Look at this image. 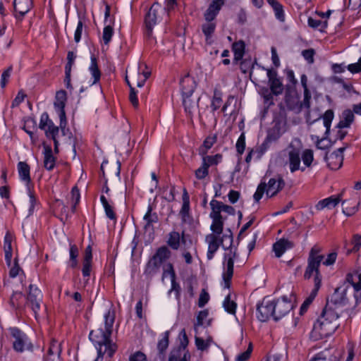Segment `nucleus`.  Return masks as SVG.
<instances>
[{"label": "nucleus", "instance_id": "4c0bfd02", "mask_svg": "<svg viewBox=\"0 0 361 361\" xmlns=\"http://www.w3.org/2000/svg\"><path fill=\"white\" fill-rule=\"evenodd\" d=\"M219 202L216 200H212L210 202V207L212 212L209 216L212 219H222L223 216L221 214V210L219 208Z\"/></svg>", "mask_w": 361, "mask_h": 361}, {"label": "nucleus", "instance_id": "69168bd1", "mask_svg": "<svg viewBox=\"0 0 361 361\" xmlns=\"http://www.w3.org/2000/svg\"><path fill=\"white\" fill-rule=\"evenodd\" d=\"M252 350V345L250 344L248 348L243 353H240L235 358L236 361H246L247 360L251 355Z\"/></svg>", "mask_w": 361, "mask_h": 361}, {"label": "nucleus", "instance_id": "5fc2aeb1", "mask_svg": "<svg viewBox=\"0 0 361 361\" xmlns=\"http://www.w3.org/2000/svg\"><path fill=\"white\" fill-rule=\"evenodd\" d=\"M308 25L309 26L314 27V28H318L320 27L321 29L326 28L327 27V21H322L320 20L314 19L312 18H308Z\"/></svg>", "mask_w": 361, "mask_h": 361}, {"label": "nucleus", "instance_id": "473e14b6", "mask_svg": "<svg viewBox=\"0 0 361 361\" xmlns=\"http://www.w3.org/2000/svg\"><path fill=\"white\" fill-rule=\"evenodd\" d=\"M216 28V23L213 21H207L202 25V30L205 35L206 42L209 44L212 43V36Z\"/></svg>", "mask_w": 361, "mask_h": 361}, {"label": "nucleus", "instance_id": "3c124183", "mask_svg": "<svg viewBox=\"0 0 361 361\" xmlns=\"http://www.w3.org/2000/svg\"><path fill=\"white\" fill-rule=\"evenodd\" d=\"M208 169L209 166L202 161V166L195 171L196 178L200 180L204 178L209 173Z\"/></svg>", "mask_w": 361, "mask_h": 361}, {"label": "nucleus", "instance_id": "864d4df0", "mask_svg": "<svg viewBox=\"0 0 361 361\" xmlns=\"http://www.w3.org/2000/svg\"><path fill=\"white\" fill-rule=\"evenodd\" d=\"M114 33L113 27L111 25L104 27L102 35V39L105 44H108L111 41Z\"/></svg>", "mask_w": 361, "mask_h": 361}, {"label": "nucleus", "instance_id": "7c9ffc66", "mask_svg": "<svg viewBox=\"0 0 361 361\" xmlns=\"http://www.w3.org/2000/svg\"><path fill=\"white\" fill-rule=\"evenodd\" d=\"M13 237L11 233H7L4 237V249L5 252V259L8 266L11 265L12 258V245Z\"/></svg>", "mask_w": 361, "mask_h": 361}, {"label": "nucleus", "instance_id": "f8f14e48", "mask_svg": "<svg viewBox=\"0 0 361 361\" xmlns=\"http://www.w3.org/2000/svg\"><path fill=\"white\" fill-rule=\"evenodd\" d=\"M345 281L354 291L355 306L361 301V270L357 269L346 275Z\"/></svg>", "mask_w": 361, "mask_h": 361}, {"label": "nucleus", "instance_id": "aec40b11", "mask_svg": "<svg viewBox=\"0 0 361 361\" xmlns=\"http://www.w3.org/2000/svg\"><path fill=\"white\" fill-rule=\"evenodd\" d=\"M285 102L290 110L300 111L299 97L293 90L287 89L285 95Z\"/></svg>", "mask_w": 361, "mask_h": 361}, {"label": "nucleus", "instance_id": "4468645a", "mask_svg": "<svg viewBox=\"0 0 361 361\" xmlns=\"http://www.w3.org/2000/svg\"><path fill=\"white\" fill-rule=\"evenodd\" d=\"M286 151L288 154L286 164H288L290 171L294 173L300 169V149L296 148L293 144H290Z\"/></svg>", "mask_w": 361, "mask_h": 361}, {"label": "nucleus", "instance_id": "bf43d9fd", "mask_svg": "<svg viewBox=\"0 0 361 361\" xmlns=\"http://www.w3.org/2000/svg\"><path fill=\"white\" fill-rule=\"evenodd\" d=\"M272 8L274 11L276 18L280 21H284V12L282 5L280 3H278Z\"/></svg>", "mask_w": 361, "mask_h": 361}, {"label": "nucleus", "instance_id": "7ed1b4c3", "mask_svg": "<svg viewBox=\"0 0 361 361\" xmlns=\"http://www.w3.org/2000/svg\"><path fill=\"white\" fill-rule=\"evenodd\" d=\"M320 249L316 246L313 247L309 255L308 264L304 274V278L309 279L314 276V286H316V280L319 281V287L322 283V276L319 271L321 262L324 260V255H320Z\"/></svg>", "mask_w": 361, "mask_h": 361}, {"label": "nucleus", "instance_id": "49530a36", "mask_svg": "<svg viewBox=\"0 0 361 361\" xmlns=\"http://www.w3.org/2000/svg\"><path fill=\"white\" fill-rule=\"evenodd\" d=\"M216 141V136H209L206 138L203 143L202 148L200 149V153L205 154L207 150L210 149Z\"/></svg>", "mask_w": 361, "mask_h": 361}, {"label": "nucleus", "instance_id": "e2e57ef3", "mask_svg": "<svg viewBox=\"0 0 361 361\" xmlns=\"http://www.w3.org/2000/svg\"><path fill=\"white\" fill-rule=\"evenodd\" d=\"M195 344L197 348L200 350H206L210 345V340L204 341V339L196 337L195 338Z\"/></svg>", "mask_w": 361, "mask_h": 361}, {"label": "nucleus", "instance_id": "de8ad7c7", "mask_svg": "<svg viewBox=\"0 0 361 361\" xmlns=\"http://www.w3.org/2000/svg\"><path fill=\"white\" fill-rule=\"evenodd\" d=\"M222 103L221 93L215 90L214 92L213 99L211 104L212 111H214L219 109Z\"/></svg>", "mask_w": 361, "mask_h": 361}, {"label": "nucleus", "instance_id": "338daca9", "mask_svg": "<svg viewBox=\"0 0 361 361\" xmlns=\"http://www.w3.org/2000/svg\"><path fill=\"white\" fill-rule=\"evenodd\" d=\"M310 99H311V93L309 90H306L304 91V99L302 102L300 103V109L302 108L309 109L310 106Z\"/></svg>", "mask_w": 361, "mask_h": 361}, {"label": "nucleus", "instance_id": "423d86ee", "mask_svg": "<svg viewBox=\"0 0 361 361\" xmlns=\"http://www.w3.org/2000/svg\"><path fill=\"white\" fill-rule=\"evenodd\" d=\"M164 17H166V10H163L159 4L154 3L149 9L145 19L148 36L151 35L154 25L162 20Z\"/></svg>", "mask_w": 361, "mask_h": 361}, {"label": "nucleus", "instance_id": "c9c22d12", "mask_svg": "<svg viewBox=\"0 0 361 361\" xmlns=\"http://www.w3.org/2000/svg\"><path fill=\"white\" fill-rule=\"evenodd\" d=\"M189 196L188 195L187 191L184 190V192L183 194V205L180 211V215L181 216L182 220L185 222L187 221L188 217L189 216Z\"/></svg>", "mask_w": 361, "mask_h": 361}, {"label": "nucleus", "instance_id": "72a5a7b5", "mask_svg": "<svg viewBox=\"0 0 361 361\" xmlns=\"http://www.w3.org/2000/svg\"><path fill=\"white\" fill-rule=\"evenodd\" d=\"M190 358L189 353L179 348L178 350L171 352L169 361H188Z\"/></svg>", "mask_w": 361, "mask_h": 361}, {"label": "nucleus", "instance_id": "f704fd0d", "mask_svg": "<svg viewBox=\"0 0 361 361\" xmlns=\"http://www.w3.org/2000/svg\"><path fill=\"white\" fill-rule=\"evenodd\" d=\"M359 204V202L345 200L342 202L343 212L346 216H352L357 212Z\"/></svg>", "mask_w": 361, "mask_h": 361}, {"label": "nucleus", "instance_id": "8fccbe9b", "mask_svg": "<svg viewBox=\"0 0 361 361\" xmlns=\"http://www.w3.org/2000/svg\"><path fill=\"white\" fill-rule=\"evenodd\" d=\"M302 160L303 164L309 167L310 166L312 161H313V152L311 149H305L302 154Z\"/></svg>", "mask_w": 361, "mask_h": 361}, {"label": "nucleus", "instance_id": "0eeeda50", "mask_svg": "<svg viewBox=\"0 0 361 361\" xmlns=\"http://www.w3.org/2000/svg\"><path fill=\"white\" fill-rule=\"evenodd\" d=\"M334 118V112L332 110H327L322 119L320 118L314 120L312 122L310 121V118H307V122L310 123V130L314 135H319L322 133L325 135H327L329 133L331 121Z\"/></svg>", "mask_w": 361, "mask_h": 361}, {"label": "nucleus", "instance_id": "6e6552de", "mask_svg": "<svg viewBox=\"0 0 361 361\" xmlns=\"http://www.w3.org/2000/svg\"><path fill=\"white\" fill-rule=\"evenodd\" d=\"M171 251L166 246L159 247L154 255L149 259L147 265L146 271L149 274H155L166 259L169 258Z\"/></svg>", "mask_w": 361, "mask_h": 361}, {"label": "nucleus", "instance_id": "4d7b16f0", "mask_svg": "<svg viewBox=\"0 0 361 361\" xmlns=\"http://www.w3.org/2000/svg\"><path fill=\"white\" fill-rule=\"evenodd\" d=\"M235 147L238 153L240 155H241L243 153L245 148V137L244 133H242L238 137Z\"/></svg>", "mask_w": 361, "mask_h": 361}, {"label": "nucleus", "instance_id": "a878e982", "mask_svg": "<svg viewBox=\"0 0 361 361\" xmlns=\"http://www.w3.org/2000/svg\"><path fill=\"white\" fill-rule=\"evenodd\" d=\"M293 247V242L287 239L281 238L274 244L273 250L276 257H280L287 250Z\"/></svg>", "mask_w": 361, "mask_h": 361}, {"label": "nucleus", "instance_id": "393cba45", "mask_svg": "<svg viewBox=\"0 0 361 361\" xmlns=\"http://www.w3.org/2000/svg\"><path fill=\"white\" fill-rule=\"evenodd\" d=\"M44 160L43 165L44 167L48 170L51 171L54 168L56 163V157L53 154L52 149L50 146L44 145Z\"/></svg>", "mask_w": 361, "mask_h": 361}, {"label": "nucleus", "instance_id": "052dcab7", "mask_svg": "<svg viewBox=\"0 0 361 361\" xmlns=\"http://www.w3.org/2000/svg\"><path fill=\"white\" fill-rule=\"evenodd\" d=\"M167 275H169L171 279L176 278V273L173 269V265L171 263H168L164 267L163 279Z\"/></svg>", "mask_w": 361, "mask_h": 361}, {"label": "nucleus", "instance_id": "774afa93", "mask_svg": "<svg viewBox=\"0 0 361 361\" xmlns=\"http://www.w3.org/2000/svg\"><path fill=\"white\" fill-rule=\"evenodd\" d=\"M42 130H44L45 135L47 137H49L50 135H54V132H59V127L55 126L52 121H51V123H49L45 129Z\"/></svg>", "mask_w": 361, "mask_h": 361}, {"label": "nucleus", "instance_id": "6e6d98bb", "mask_svg": "<svg viewBox=\"0 0 361 361\" xmlns=\"http://www.w3.org/2000/svg\"><path fill=\"white\" fill-rule=\"evenodd\" d=\"M351 244L353 245V248L350 250H348L349 252H357L360 250V247L361 246V235L359 234H355L353 236V239L351 240Z\"/></svg>", "mask_w": 361, "mask_h": 361}, {"label": "nucleus", "instance_id": "58836bf2", "mask_svg": "<svg viewBox=\"0 0 361 361\" xmlns=\"http://www.w3.org/2000/svg\"><path fill=\"white\" fill-rule=\"evenodd\" d=\"M100 200H101V202L104 208L106 216L111 220H116V216L114 212L113 207L109 203L106 198L104 195H102L100 197Z\"/></svg>", "mask_w": 361, "mask_h": 361}, {"label": "nucleus", "instance_id": "ea45409f", "mask_svg": "<svg viewBox=\"0 0 361 361\" xmlns=\"http://www.w3.org/2000/svg\"><path fill=\"white\" fill-rule=\"evenodd\" d=\"M285 131L286 129L281 128L280 123H276L269 133L268 138L271 140H276L279 138Z\"/></svg>", "mask_w": 361, "mask_h": 361}, {"label": "nucleus", "instance_id": "13d9d810", "mask_svg": "<svg viewBox=\"0 0 361 361\" xmlns=\"http://www.w3.org/2000/svg\"><path fill=\"white\" fill-rule=\"evenodd\" d=\"M267 184L265 183H261L255 192L253 197L256 202H259L262 197L264 192L266 191Z\"/></svg>", "mask_w": 361, "mask_h": 361}, {"label": "nucleus", "instance_id": "2eb2a0df", "mask_svg": "<svg viewBox=\"0 0 361 361\" xmlns=\"http://www.w3.org/2000/svg\"><path fill=\"white\" fill-rule=\"evenodd\" d=\"M205 242L208 245L207 257L209 260H211L219 246L223 244V237L217 235L216 233H209L206 235Z\"/></svg>", "mask_w": 361, "mask_h": 361}, {"label": "nucleus", "instance_id": "4be33fe9", "mask_svg": "<svg viewBox=\"0 0 361 361\" xmlns=\"http://www.w3.org/2000/svg\"><path fill=\"white\" fill-rule=\"evenodd\" d=\"M66 100V92L64 90H60L56 92V101L54 102V106L59 111V116L61 120V123H63V118L66 116L64 107L65 102Z\"/></svg>", "mask_w": 361, "mask_h": 361}, {"label": "nucleus", "instance_id": "680f3d73", "mask_svg": "<svg viewBox=\"0 0 361 361\" xmlns=\"http://www.w3.org/2000/svg\"><path fill=\"white\" fill-rule=\"evenodd\" d=\"M126 82L130 88V92L129 95L130 100L134 106H137L138 105V100L136 97V92L135 90V88L132 86L131 83L130 82L127 77Z\"/></svg>", "mask_w": 361, "mask_h": 361}, {"label": "nucleus", "instance_id": "b1692460", "mask_svg": "<svg viewBox=\"0 0 361 361\" xmlns=\"http://www.w3.org/2000/svg\"><path fill=\"white\" fill-rule=\"evenodd\" d=\"M182 95L192 96L195 88V81L189 75L184 76L180 82Z\"/></svg>", "mask_w": 361, "mask_h": 361}, {"label": "nucleus", "instance_id": "9b49d317", "mask_svg": "<svg viewBox=\"0 0 361 361\" xmlns=\"http://www.w3.org/2000/svg\"><path fill=\"white\" fill-rule=\"evenodd\" d=\"M42 304V294L41 290L35 285L30 284L27 297L26 305L33 311L35 317Z\"/></svg>", "mask_w": 361, "mask_h": 361}, {"label": "nucleus", "instance_id": "f3484780", "mask_svg": "<svg viewBox=\"0 0 361 361\" xmlns=\"http://www.w3.org/2000/svg\"><path fill=\"white\" fill-rule=\"evenodd\" d=\"M269 85L271 92L274 95H279L283 91V85L281 79L277 76V72L272 70H267Z\"/></svg>", "mask_w": 361, "mask_h": 361}, {"label": "nucleus", "instance_id": "6ab92c4d", "mask_svg": "<svg viewBox=\"0 0 361 361\" xmlns=\"http://www.w3.org/2000/svg\"><path fill=\"white\" fill-rule=\"evenodd\" d=\"M32 0H14L13 7L17 18H22L32 7Z\"/></svg>", "mask_w": 361, "mask_h": 361}, {"label": "nucleus", "instance_id": "79ce46f5", "mask_svg": "<svg viewBox=\"0 0 361 361\" xmlns=\"http://www.w3.org/2000/svg\"><path fill=\"white\" fill-rule=\"evenodd\" d=\"M210 229L212 231V233H216L217 235L221 236L224 229V219H212Z\"/></svg>", "mask_w": 361, "mask_h": 361}, {"label": "nucleus", "instance_id": "9d476101", "mask_svg": "<svg viewBox=\"0 0 361 361\" xmlns=\"http://www.w3.org/2000/svg\"><path fill=\"white\" fill-rule=\"evenodd\" d=\"M10 333L13 338V347L16 352L22 353L25 350H32V345L25 334L17 328H11Z\"/></svg>", "mask_w": 361, "mask_h": 361}, {"label": "nucleus", "instance_id": "dca6fc26", "mask_svg": "<svg viewBox=\"0 0 361 361\" xmlns=\"http://www.w3.org/2000/svg\"><path fill=\"white\" fill-rule=\"evenodd\" d=\"M257 318L261 322L267 321L271 317L274 318V307L271 300H264L257 308Z\"/></svg>", "mask_w": 361, "mask_h": 361}, {"label": "nucleus", "instance_id": "cd10ccee", "mask_svg": "<svg viewBox=\"0 0 361 361\" xmlns=\"http://www.w3.org/2000/svg\"><path fill=\"white\" fill-rule=\"evenodd\" d=\"M326 161L331 169L336 170L341 167L343 161V156L338 152H333L326 157Z\"/></svg>", "mask_w": 361, "mask_h": 361}, {"label": "nucleus", "instance_id": "e433bc0d", "mask_svg": "<svg viewBox=\"0 0 361 361\" xmlns=\"http://www.w3.org/2000/svg\"><path fill=\"white\" fill-rule=\"evenodd\" d=\"M234 53V61H238L243 59L245 51V43L243 41L234 42L232 46Z\"/></svg>", "mask_w": 361, "mask_h": 361}, {"label": "nucleus", "instance_id": "20e7f679", "mask_svg": "<svg viewBox=\"0 0 361 361\" xmlns=\"http://www.w3.org/2000/svg\"><path fill=\"white\" fill-rule=\"evenodd\" d=\"M353 298H354V291L350 286L344 284L335 289L326 305L338 311L340 307L350 304Z\"/></svg>", "mask_w": 361, "mask_h": 361}, {"label": "nucleus", "instance_id": "5701e85b", "mask_svg": "<svg viewBox=\"0 0 361 361\" xmlns=\"http://www.w3.org/2000/svg\"><path fill=\"white\" fill-rule=\"evenodd\" d=\"M341 194L338 196H331L328 198L320 200L315 206L317 210H322L325 208L331 209L335 208L341 201Z\"/></svg>", "mask_w": 361, "mask_h": 361}, {"label": "nucleus", "instance_id": "a19ab883", "mask_svg": "<svg viewBox=\"0 0 361 361\" xmlns=\"http://www.w3.org/2000/svg\"><path fill=\"white\" fill-rule=\"evenodd\" d=\"M144 220L146 221V224L144 226L145 230H147L153 223H155L158 221L157 215L155 213L152 214L151 206L148 207L147 212L144 216Z\"/></svg>", "mask_w": 361, "mask_h": 361}, {"label": "nucleus", "instance_id": "a211bd4d", "mask_svg": "<svg viewBox=\"0 0 361 361\" xmlns=\"http://www.w3.org/2000/svg\"><path fill=\"white\" fill-rule=\"evenodd\" d=\"M225 1L226 0H212L204 13V18L206 21H213L215 19L221 7L225 4Z\"/></svg>", "mask_w": 361, "mask_h": 361}, {"label": "nucleus", "instance_id": "f03ea898", "mask_svg": "<svg viewBox=\"0 0 361 361\" xmlns=\"http://www.w3.org/2000/svg\"><path fill=\"white\" fill-rule=\"evenodd\" d=\"M338 319L339 312L326 305L314 324L312 336L317 340L331 335L340 325Z\"/></svg>", "mask_w": 361, "mask_h": 361}, {"label": "nucleus", "instance_id": "f257e3e1", "mask_svg": "<svg viewBox=\"0 0 361 361\" xmlns=\"http://www.w3.org/2000/svg\"><path fill=\"white\" fill-rule=\"evenodd\" d=\"M114 320V311L108 310L104 314L105 329H98L92 330L90 333V339L94 344L99 345L98 351L99 355L107 352L109 356H112L116 350V345L109 339L112 333Z\"/></svg>", "mask_w": 361, "mask_h": 361}, {"label": "nucleus", "instance_id": "39448f33", "mask_svg": "<svg viewBox=\"0 0 361 361\" xmlns=\"http://www.w3.org/2000/svg\"><path fill=\"white\" fill-rule=\"evenodd\" d=\"M18 173L20 179L23 181L27 185V192L28 195V212L27 216L32 214L34 209L37 202L36 197L34 192L32 191L30 188V167L25 161H20L17 166Z\"/></svg>", "mask_w": 361, "mask_h": 361}, {"label": "nucleus", "instance_id": "a18cd8bd", "mask_svg": "<svg viewBox=\"0 0 361 361\" xmlns=\"http://www.w3.org/2000/svg\"><path fill=\"white\" fill-rule=\"evenodd\" d=\"M79 250L75 245H71L70 247V263L72 267H75L78 264V256Z\"/></svg>", "mask_w": 361, "mask_h": 361}, {"label": "nucleus", "instance_id": "c03bdc74", "mask_svg": "<svg viewBox=\"0 0 361 361\" xmlns=\"http://www.w3.org/2000/svg\"><path fill=\"white\" fill-rule=\"evenodd\" d=\"M326 136L319 137V135H312V140L316 139V145L317 148L324 149L329 146V142L326 139Z\"/></svg>", "mask_w": 361, "mask_h": 361}, {"label": "nucleus", "instance_id": "0e129e2a", "mask_svg": "<svg viewBox=\"0 0 361 361\" xmlns=\"http://www.w3.org/2000/svg\"><path fill=\"white\" fill-rule=\"evenodd\" d=\"M316 281H316V286H314V288L311 291L309 297L305 300L306 304H308L309 305L312 303V302L313 301V300L316 297V295H317V294L318 293L319 289L320 288V287H319V280H316Z\"/></svg>", "mask_w": 361, "mask_h": 361}, {"label": "nucleus", "instance_id": "ddd939ff", "mask_svg": "<svg viewBox=\"0 0 361 361\" xmlns=\"http://www.w3.org/2000/svg\"><path fill=\"white\" fill-rule=\"evenodd\" d=\"M271 302L274 307V319L276 321L286 315L293 307L292 302L286 296Z\"/></svg>", "mask_w": 361, "mask_h": 361}, {"label": "nucleus", "instance_id": "09e8293b", "mask_svg": "<svg viewBox=\"0 0 361 361\" xmlns=\"http://www.w3.org/2000/svg\"><path fill=\"white\" fill-rule=\"evenodd\" d=\"M222 156L217 154L214 156H205L202 159V161L206 163L207 166L217 164L221 160Z\"/></svg>", "mask_w": 361, "mask_h": 361}, {"label": "nucleus", "instance_id": "412c9836", "mask_svg": "<svg viewBox=\"0 0 361 361\" xmlns=\"http://www.w3.org/2000/svg\"><path fill=\"white\" fill-rule=\"evenodd\" d=\"M285 185L284 180L282 178L278 177L277 178H271L266 188L267 195L273 197L276 195L280 190L283 189Z\"/></svg>", "mask_w": 361, "mask_h": 361}, {"label": "nucleus", "instance_id": "37998d69", "mask_svg": "<svg viewBox=\"0 0 361 361\" xmlns=\"http://www.w3.org/2000/svg\"><path fill=\"white\" fill-rule=\"evenodd\" d=\"M223 306L227 312L232 314H234L235 313L237 305L234 301L231 300L230 295H228L226 297L223 302Z\"/></svg>", "mask_w": 361, "mask_h": 361}, {"label": "nucleus", "instance_id": "603ef678", "mask_svg": "<svg viewBox=\"0 0 361 361\" xmlns=\"http://www.w3.org/2000/svg\"><path fill=\"white\" fill-rule=\"evenodd\" d=\"M169 332L166 331L164 334V337L161 340H160L157 345V348L159 351L161 353L168 348L169 346Z\"/></svg>", "mask_w": 361, "mask_h": 361}, {"label": "nucleus", "instance_id": "1a4fd4ad", "mask_svg": "<svg viewBox=\"0 0 361 361\" xmlns=\"http://www.w3.org/2000/svg\"><path fill=\"white\" fill-rule=\"evenodd\" d=\"M237 257L235 249L230 248L224 255L223 280L224 288H228L231 285V280L233 275L234 259Z\"/></svg>", "mask_w": 361, "mask_h": 361}, {"label": "nucleus", "instance_id": "c85d7f7f", "mask_svg": "<svg viewBox=\"0 0 361 361\" xmlns=\"http://www.w3.org/2000/svg\"><path fill=\"white\" fill-rule=\"evenodd\" d=\"M183 243H185V238L184 232L182 233V235H180L179 233L173 231L169 233V238L167 241L168 245L173 250H178L180 245V241Z\"/></svg>", "mask_w": 361, "mask_h": 361}, {"label": "nucleus", "instance_id": "2f4dec72", "mask_svg": "<svg viewBox=\"0 0 361 361\" xmlns=\"http://www.w3.org/2000/svg\"><path fill=\"white\" fill-rule=\"evenodd\" d=\"M89 71L93 78L92 85L97 83L101 78V72L97 65V60L94 56H91V63L89 67Z\"/></svg>", "mask_w": 361, "mask_h": 361}, {"label": "nucleus", "instance_id": "bb28decb", "mask_svg": "<svg viewBox=\"0 0 361 361\" xmlns=\"http://www.w3.org/2000/svg\"><path fill=\"white\" fill-rule=\"evenodd\" d=\"M200 97L192 98V96L183 95V102L185 111L192 116L197 109Z\"/></svg>", "mask_w": 361, "mask_h": 361}, {"label": "nucleus", "instance_id": "c756f323", "mask_svg": "<svg viewBox=\"0 0 361 361\" xmlns=\"http://www.w3.org/2000/svg\"><path fill=\"white\" fill-rule=\"evenodd\" d=\"M354 120V114L352 111L346 109L343 111L341 120L337 125V128L342 129L350 127Z\"/></svg>", "mask_w": 361, "mask_h": 361}]
</instances>
